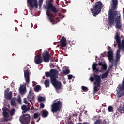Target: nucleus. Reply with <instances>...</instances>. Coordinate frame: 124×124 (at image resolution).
Instances as JSON below:
<instances>
[{"mask_svg": "<svg viewBox=\"0 0 124 124\" xmlns=\"http://www.w3.org/2000/svg\"><path fill=\"white\" fill-rule=\"evenodd\" d=\"M112 3L113 5L111 7V9L109 10L108 12V25L109 27H113L115 21L116 29L121 30L122 29L121 14H117V11H113L117 9L118 0H112Z\"/></svg>", "mask_w": 124, "mask_h": 124, "instance_id": "f257e3e1", "label": "nucleus"}, {"mask_svg": "<svg viewBox=\"0 0 124 124\" xmlns=\"http://www.w3.org/2000/svg\"><path fill=\"white\" fill-rule=\"evenodd\" d=\"M57 14H58L57 8L51 2H48L46 4V15L52 25H55L59 22V18L56 17Z\"/></svg>", "mask_w": 124, "mask_h": 124, "instance_id": "f03ea898", "label": "nucleus"}, {"mask_svg": "<svg viewBox=\"0 0 124 124\" xmlns=\"http://www.w3.org/2000/svg\"><path fill=\"white\" fill-rule=\"evenodd\" d=\"M59 71L57 69H51L49 72H45L46 77H50L51 83L56 90H61L62 89V82L57 80V74Z\"/></svg>", "mask_w": 124, "mask_h": 124, "instance_id": "7ed1b4c3", "label": "nucleus"}, {"mask_svg": "<svg viewBox=\"0 0 124 124\" xmlns=\"http://www.w3.org/2000/svg\"><path fill=\"white\" fill-rule=\"evenodd\" d=\"M91 82L95 81L93 83L94 88L93 90V94L95 95V93L100 90V86L101 85V78L100 76L94 74L93 77H91L89 79Z\"/></svg>", "mask_w": 124, "mask_h": 124, "instance_id": "20e7f679", "label": "nucleus"}, {"mask_svg": "<svg viewBox=\"0 0 124 124\" xmlns=\"http://www.w3.org/2000/svg\"><path fill=\"white\" fill-rule=\"evenodd\" d=\"M103 7V4L101 1H98L93 5L92 8L91 9L93 16L95 17L96 15H98L101 12V9Z\"/></svg>", "mask_w": 124, "mask_h": 124, "instance_id": "39448f33", "label": "nucleus"}, {"mask_svg": "<svg viewBox=\"0 0 124 124\" xmlns=\"http://www.w3.org/2000/svg\"><path fill=\"white\" fill-rule=\"evenodd\" d=\"M120 34L119 32H116L114 38L118 44V49L119 51H124V39H122L121 42Z\"/></svg>", "mask_w": 124, "mask_h": 124, "instance_id": "423d86ee", "label": "nucleus"}, {"mask_svg": "<svg viewBox=\"0 0 124 124\" xmlns=\"http://www.w3.org/2000/svg\"><path fill=\"white\" fill-rule=\"evenodd\" d=\"M62 104L61 101H58L57 102L53 103L51 105V112L52 113H57L59 111H61Z\"/></svg>", "mask_w": 124, "mask_h": 124, "instance_id": "0eeeda50", "label": "nucleus"}, {"mask_svg": "<svg viewBox=\"0 0 124 124\" xmlns=\"http://www.w3.org/2000/svg\"><path fill=\"white\" fill-rule=\"evenodd\" d=\"M117 94L118 97H122L124 95V77L122 81V84H119L117 88Z\"/></svg>", "mask_w": 124, "mask_h": 124, "instance_id": "6e6552de", "label": "nucleus"}, {"mask_svg": "<svg viewBox=\"0 0 124 124\" xmlns=\"http://www.w3.org/2000/svg\"><path fill=\"white\" fill-rule=\"evenodd\" d=\"M19 121L21 124H29L31 121V115L29 114L22 115L19 117Z\"/></svg>", "mask_w": 124, "mask_h": 124, "instance_id": "1a4fd4ad", "label": "nucleus"}, {"mask_svg": "<svg viewBox=\"0 0 124 124\" xmlns=\"http://www.w3.org/2000/svg\"><path fill=\"white\" fill-rule=\"evenodd\" d=\"M27 99L31 104H32V102H34L35 95H34V93H33L31 89H30L29 91V94L27 96Z\"/></svg>", "mask_w": 124, "mask_h": 124, "instance_id": "9d476101", "label": "nucleus"}, {"mask_svg": "<svg viewBox=\"0 0 124 124\" xmlns=\"http://www.w3.org/2000/svg\"><path fill=\"white\" fill-rule=\"evenodd\" d=\"M27 2H28L29 4V6L31 7V8H33L35 7L37 9L38 8V3H37V0H27Z\"/></svg>", "mask_w": 124, "mask_h": 124, "instance_id": "9b49d317", "label": "nucleus"}, {"mask_svg": "<svg viewBox=\"0 0 124 124\" xmlns=\"http://www.w3.org/2000/svg\"><path fill=\"white\" fill-rule=\"evenodd\" d=\"M42 56L44 62H49L50 61V55L49 54V52L48 51L43 52Z\"/></svg>", "mask_w": 124, "mask_h": 124, "instance_id": "f8f14e48", "label": "nucleus"}, {"mask_svg": "<svg viewBox=\"0 0 124 124\" xmlns=\"http://www.w3.org/2000/svg\"><path fill=\"white\" fill-rule=\"evenodd\" d=\"M43 62V59H42V57L41 55H36L34 58V62L36 64H40V63H42Z\"/></svg>", "mask_w": 124, "mask_h": 124, "instance_id": "ddd939ff", "label": "nucleus"}, {"mask_svg": "<svg viewBox=\"0 0 124 124\" xmlns=\"http://www.w3.org/2000/svg\"><path fill=\"white\" fill-rule=\"evenodd\" d=\"M2 115L4 118H9V110H8V108L7 107H5L2 108Z\"/></svg>", "mask_w": 124, "mask_h": 124, "instance_id": "4468645a", "label": "nucleus"}, {"mask_svg": "<svg viewBox=\"0 0 124 124\" xmlns=\"http://www.w3.org/2000/svg\"><path fill=\"white\" fill-rule=\"evenodd\" d=\"M24 72L26 82L27 84H30V72L28 70H24Z\"/></svg>", "mask_w": 124, "mask_h": 124, "instance_id": "2eb2a0df", "label": "nucleus"}, {"mask_svg": "<svg viewBox=\"0 0 124 124\" xmlns=\"http://www.w3.org/2000/svg\"><path fill=\"white\" fill-rule=\"evenodd\" d=\"M108 57L109 61L114 60V53L113 50H110L108 52Z\"/></svg>", "mask_w": 124, "mask_h": 124, "instance_id": "dca6fc26", "label": "nucleus"}, {"mask_svg": "<svg viewBox=\"0 0 124 124\" xmlns=\"http://www.w3.org/2000/svg\"><path fill=\"white\" fill-rule=\"evenodd\" d=\"M66 44V39L64 37H62L60 40V46L61 47H65Z\"/></svg>", "mask_w": 124, "mask_h": 124, "instance_id": "f3484780", "label": "nucleus"}, {"mask_svg": "<svg viewBox=\"0 0 124 124\" xmlns=\"http://www.w3.org/2000/svg\"><path fill=\"white\" fill-rule=\"evenodd\" d=\"M22 110L23 111L22 112L23 114L26 113L28 111H30L31 108L29 107V106H27L26 105H23L21 106Z\"/></svg>", "mask_w": 124, "mask_h": 124, "instance_id": "a211bd4d", "label": "nucleus"}, {"mask_svg": "<svg viewBox=\"0 0 124 124\" xmlns=\"http://www.w3.org/2000/svg\"><path fill=\"white\" fill-rule=\"evenodd\" d=\"M32 118H33V119H35V120L39 119L38 120H37V123H38L39 121H40V113L38 112L34 113L33 116Z\"/></svg>", "mask_w": 124, "mask_h": 124, "instance_id": "6ab92c4d", "label": "nucleus"}, {"mask_svg": "<svg viewBox=\"0 0 124 124\" xmlns=\"http://www.w3.org/2000/svg\"><path fill=\"white\" fill-rule=\"evenodd\" d=\"M4 97L5 99H8L9 100L12 98V92L11 91L9 92V93L4 94Z\"/></svg>", "mask_w": 124, "mask_h": 124, "instance_id": "aec40b11", "label": "nucleus"}, {"mask_svg": "<svg viewBox=\"0 0 124 124\" xmlns=\"http://www.w3.org/2000/svg\"><path fill=\"white\" fill-rule=\"evenodd\" d=\"M19 93L21 95H24L26 93V87L24 86H20L19 88Z\"/></svg>", "mask_w": 124, "mask_h": 124, "instance_id": "412c9836", "label": "nucleus"}, {"mask_svg": "<svg viewBox=\"0 0 124 124\" xmlns=\"http://www.w3.org/2000/svg\"><path fill=\"white\" fill-rule=\"evenodd\" d=\"M48 115H49V112L47 110L44 109L42 110V117L43 118H46V117H48Z\"/></svg>", "mask_w": 124, "mask_h": 124, "instance_id": "4be33fe9", "label": "nucleus"}, {"mask_svg": "<svg viewBox=\"0 0 124 124\" xmlns=\"http://www.w3.org/2000/svg\"><path fill=\"white\" fill-rule=\"evenodd\" d=\"M100 77L102 80H104L105 78H107V77H108V74L107 72H105V73L102 74Z\"/></svg>", "mask_w": 124, "mask_h": 124, "instance_id": "5701e85b", "label": "nucleus"}, {"mask_svg": "<svg viewBox=\"0 0 124 124\" xmlns=\"http://www.w3.org/2000/svg\"><path fill=\"white\" fill-rule=\"evenodd\" d=\"M96 66H97V64L94 63L92 66V69L95 72H98L99 69L96 67Z\"/></svg>", "mask_w": 124, "mask_h": 124, "instance_id": "b1692460", "label": "nucleus"}, {"mask_svg": "<svg viewBox=\"0 0 124 124\" xmlns=\"http://www.w3.org/2000/svg\"><path fill=\"white\" fill-rule=\"evenodd\" d=\"M11 105L12 106H16L17 104L16 103V98H13L11 100Z\"/></svg>", "mask_w": 124, "mask_h": 124, "instance_id": "393cba45", "label": "nucleus"}, {"mask_svg": "<svg viewBox=\"0 0 124 124\" xmlns=\"http://www.w3.org/2000/svg\"><path fill=\"white\" fill-rule=\"evenodd\" d=\"M98 65L102 66L103 70H106L107 69V65L106 64H102L101 62H99Z\"/></svg>", "mask_w": 124, "mask_h": 124, "instance_id": "a878e982", "label": "nucleus"}, {"mask_svg": "<svg viewBox=\"0 0 124 124\" xmlns=\"http://www.w3.org/2000/svg\"><path fill=\"white\" fill-rule=\"evenodd\" d=\"M120 53H121V51H120L119 50H117L116 56V61L120 60L121 58V55H120Z\"/></svg>", "mask_w": 124, "mask_h": 124, "instance_id": "bb28decb", "label": "nucleus"}, {"mask_svg": "<svg viewBox=\"0 0 124 124\" xmlns=\"http://www.w3.org/2000/svg\"><path fill=\"white\" fill-rule=\"evenodd\" d=\"M34 89L35 92H39V91H41V86L40 85H36Z\"/></svg>", "mask_w": 124, "mask_h": 124, "instance_id": "cd10ccee", "label": "nucleus"}, {"mask_svg": "<svg viewBox=\"0 0 124 124\" xmlns=\"http://www.w3.org/2000/svg\"><path fill=\"white\" fill-rule=\"evenodd\" d=\"M44 84L46 86V88H47V87H50V81L49 80H46L45 81Z\"/></svg>", "mask_w": 124, "mask_h": 124, "instance_id": "c85d7f7f", "label": "nucleus"}, {"mask_svg": "<svg viewBox=\"0 0 124 124\" xmlns=\"http://www.w3.org/2000/svg\"><path fill=\"white\" fill-rule=\"evenodd\" d=\"M15 108H13L11 109V110L9 112V114L10 116H14V114H15Z\"/></svg>", "mask_w": 124, "mask_h": 124, "instance_id": "c756f323", "label": "nucleus"}, {"mask_svg": "<svg viewBox=\"0 0 124 124\" xmlns=\"http://www.w3.org/2000/svg\"><path fill=\"white\" fill-rule=\"evenodd\" d=\"M44 0H39V8L41 10V7H42V4H43V1Z\"/></svg>", "mask_w": 124, "mask_h": 124, "instance_id": "7c9ffc66", "label": "nucleus"}, {"mask_svg": "<svg viewBox=\"0 0 124 124\" xmlns=\"http://www.w3.org/2000/svg\"><path fill=\"white\" fill-rule=\"evenodd\" d=\"M70 72V71H69V69H66L65 70H63V73L64 74V75H66V74H69V73Z\"/></svg>", "mask_w": 124, "mask_h": 124, "instance_id": "2f4dec72", "label": "nucleus"}, {"mask_svg": "<svg viewBox=\"0 0 124 124\" xmlns=\"http://www.w3.org/2000/svg\"><path fill=\"white\" fill-rule=\"evenodd\" d=\"M117 111L119 112V113H120V114H123V111H124V109H123V108L122 107L117 108Z\"/></svg>", "mask_w": 124, "mask_h": 124, "instance_id": "473e14b6", "label": "nucleus"}, {"mask_svg": "<svg viewBox=\"0 0 124 124\" xmlns=\"http://www.w3.org/2000/svg\"><path fill=\"white\" fill-rule=\"evenodd\" d=\"M108 112H114V110H113V106H109L108 107Z\"/></svg>", "mask_w": 124, "mask_h": 124, "instance_id": "72a5a7b5", "label": "nucleus"}, {"mask_svg": "<svg viewBox=\"0 0 124 124\" xmlns=\"http://www.w3.org/2000/svg\"><path fill=\"white\" fill-rule=\"evenodd\" d=\"M38 100L39 102H42V101H45V98L43 97H40L38 98Z\"/></svg>", "mask_w": 124, "mask_h": 124, "instance_id": "f704fd0d", "label": "nucleus"}, {"mask_svg": "<svg viewBox=\"0 0 124 124\" xmlns=\"http://www.w3.org/2000/svg\"><path fill=\"white\" fill-rule=\"evenodd\" d=\"M81 89L82 90H83L84 92H88L89 89H88V87L84 86H82L81 87Z\"/></svg>", "mask_w": 124, "mask_h": 124, "instance_id": "c9c22d12", "label": "nucleus"}, {"mask_svg": "<svg viewBox=\"0 0 124 124\" xmlns=\"http://www.w3.org/2000/svg\"><path fill=\"white\" fill-rule=\"evenodd\" d=\"M9 88H7L4 92V94H6L7 93H8L9 92Z\"/></svg>", "mask_w": 124, "mask_h": 124, "instance_id": "e433bc0d", "label": "nucleus"}, {"mask_svg": "<svg viewBox=\"0 0 124 124\" xmlns=\"http://www.w3.org/2000/svg\"><path fill=\"white\" fill-rule=\"evenodd\" d=\"M45 106V105H44L43 103H40V108H44Z\"/></svg>", "mask_w": 124, "mask_h": 124, "instance_id": "4c0bfd02", "label": "nucleus"}, {"mask_svg": "<svg viewBox=\"0 0 124 124\" xmlns=\"http://www.w3.org/2000/svg\"><path fill=\"white\" fill-rule=\"evenodd\" d=\"M68 80H71L72 79V75H68Z\"/></svg>", "mask_w": 124, "mask_h": 124, "instance_id": "58836bf2", "label": "nucleus"}, {"mask_svg": "<svg viewBox=\"0 0 124 124\" xmlns=\"http://www.w3.org/2000/svg\"><path fill=\"white\" fill-rule=\"evenodd\" d=\"M17 102H18V103H22V100H21V97L18 98L17 99Z\"/></svg>", "mask_w": 124, "mask_h": 124, "instance_id": "ea45409f", "label": "nucleus"}, {"mask_svg": "<svg viewBox=\"0 0 124 124\" xmlns=\"http://www.w3.org/2000/svg\"><path fill=\"white\" fill-rule=\"evenodd\" d=\"M111 68H112V67L109 66V68H108V70H107V71H106V72H107L108 74H109V72L110 71Z\"/></svg>", "mask_w": 124, "mask_h": 124, "instance_id": "a19ab883", "label": "nucleus"}, {"mask_svg": "<svg viewBox=\"0 0 124 124\" xmlns=\"http://www.w3.org/2000/svg\"><path fill=\"white\" fill-rule=\"evenodd\" d=\"M23 101L25 104H28V101H27V98H24L23 99Z\"/></svg>", "mask_w": 124, "mask_h": 124, "instance_id": "79ce46f5", "label": "nucleus"}, {"mask_svg": "<svg viewBox=\"0 0 124 124\" xmlns=\"http://www.w3.org/2000/svg\"><path fill=\"white\" fill-rule=\"evenodd\" d=\"M101 124H106V120H103L101 122Z\"/></svg>", "mask_w": 124, "mask_h": 124, "instance_id": "37998d69", "label": "nucleus"}, {"mask_svg": "<svg viewBox=\"0 0 124 124\" xmlns=\"http://www.w3.org/2000/svg\"><path fill=\"white\" fill-rule=\"evenodd\" d=\"M31 124H35V123H34V120L33 119V117H32V121H31Z\"/></svg>", "mask_w": 124, "mask_h": 124, "instance_id": "c03bdc74", "label": "nucleus"}, {"mask_svg": "<svg viewBox=\"0 0 124 124\" xmlns=\"http://www.w3.org/2000/svg\"><path fill=\"white\" fill-rule=\"evenodd\" d=\"M78 116V114H77V113H75V114H73V116L74 117H77Z\"/></svg>", "mask_w": 124, "mask_h": 124, "instance_id": "a18cd8bd", "label": "nucleus"}, {"mask_svg": "<svg viewBox=\"0 0 124 124\" xmlns=\"http://www.w3.org/2000/svg\"><path fill=\"white\" fill-rule=\"evenodd\" d=\"M31 28H32V27H33V24L32 23H31Z\"/></svg>", "mask_w": 124, "mask_h": 124, "instance_id": "49530a36", "label": "nucleus"}, {"mask_svg": "<svg viewBox=\"0 0 124 124\" xmlns=\"http://www.w3.org/2000/svg\"><path fill=\"white\" fill-rule=\"evenodd\" d=\"M94 1V0H91V2H93Z\"/></svg>", "mask_w": 124, "mask_h": 124, "instance_id": "de8ad7c7", "label": "nucleus"}, {"mask_svg": "<svg viewBox=\"0 0 124 124\" xmlns=\"http://www.w3.org/2000/svg\"><path fill=\"white\" fill-rule=\"evenodd\" d=\"M30 104V103H28V106H29V105Z\"/></svg>", "mask_w": 124, "mask_h": 124, "instance_id": "09e8293b", "label": "nucleus"}, {"mask_svg": "<svg viewBox=\"0 0 124 124\" xmlns=\"http://www.w3.org/2000/svg\"><path fill=\"white\" fill-rule=\"evenodd\" d=\"M46 7H45V8H46Z\"/></svg>", "mask_w": 124, "mask_h": 124, "instance_id": "8fccbe9b", "label": "nucleus"}]
</instances>
